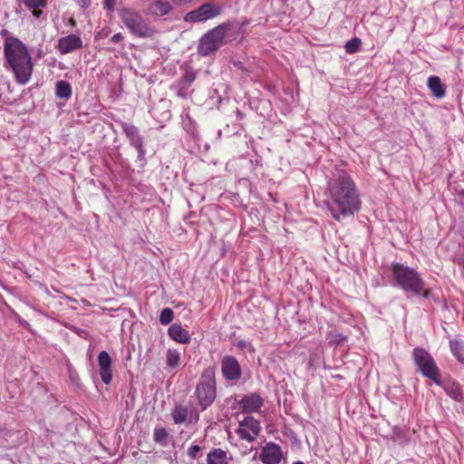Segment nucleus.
I'll return each mask as SVG.
<instances>
[{"instance_id":"f257e3e1","label":"nucleus","mask_w":464,"mask_h":464,"mask_svg":"<svg viewBox=\"0 0 464 464\" xmlns=\"http://www.w3.org/2000/svg\"><path fill=\"white\" fill-rule=\"evenodd\" d=\"M325 193L326 208L336 221L353 216L361 208L356 185L344 171L338 172L328 181Z\"/></svg>"},{"instance_id":"f03ea898","label":"nucleus","mask_w":464,"mask_h":464,"mask_svg":"<svg viewBox=\"0 0 464 464\" xmlns=\"http://www.w3.org/2000/svg\"><path fill=\"white\" fill-rule=\"evenodd\" d=\"M4 53L5 68L11 70L20 84L29 82L33 72V63L26 46L17 38L8 37L5 41Z\"/></svg>"},{"instance_id":"7ed1b4c3","label":"nucleus","mask_w":464,"mask_h":464,"mask_svg":"<svg viewBox=\"0 0 464 464\" xmlns=\"http://www.w3.org/2000/svg\"><path fill=\"white\" fill-rule=\"evenodd\" d=\"M394 285L406 294L420 295L423 290V279L413 268L400 263H392L391 266Z\"/></svg>"},{"instance_id":"20e7f679","label":"nucleus","mask_w":464,"mask_h":464,"mask_svg":"<svg viewBox=\"0 0 464 464\" xmlns=\"http://www.w3.org/2000/svg\"><path fill=\"white\" fill-rule=\"evenodd\" d=\"M122 23L130 33L140 38H151L157 31L142 17V15L131 8H123L120 12Z\"/></svg>"},{"instance_id":"39448f33","label":"nucleus","mask_w":464,"mask_h":464,"mask_svg":"<svg viewBox=\"0 0 464 464\" xmlns=\"http://www.w3.org/2000/svg\"><path fill=\"white\" fill-rule=\"evenodd\" d=\"M196 395L202 410L207 409L216 398L215 371L208 368L204 371L201 382L196 389Z\"/></svg>"},{"instance_id":"423d86ee","label":"nucleus","mask_w":464,"mask_h":464,"mask_svg":"<svg viewBox=\"0 0 464 464\" xmlns=\"http://www.w3.org/2000/svg\"><path fill=\"white\" fill-rule=\"evenodd\" d=\"M413 362L417 370L424 376L440 383L439 368L433 357L423 348L417 347L412 352Z\"/></svg>"},{"instance_id":"0eeeda50","label":"nucleus","mask_w":464,"mask_h":464,"mask_svg":"<svg viewBox=\"0 0 464 464\" xmlns=\"http://www.w3.org/2000/svg\"><path fill=\"white\" fill-rule=\"evenodd\" d=\"M227 27L218 25L207 32L198 42V53L202 56H207L220 48L226 37Z\"/></svg>"},{"instance_id":"6e6552de","label":"nucleus","mask_w":464,"mask_h":464,"mask_svg":"<svg viewBox=\"0 0 464 464\" xmlns=\"http://www.w3.org/2000/svg\"><path fill=\"white\" fill-rule=\"evenodd\" d=\"M221 13V7L213 3H205L187 13L184 16V22L190 24L205 23L215 18Z\"/></svg>"},{"instance_id":"1a4fd4ad","label":"nucleus","mask_w":464,"mask_h":464,"mask_svg":"<svg viewBox=\"0 0 464 464\" xmlns=\"http://www.w3.org/2000/svg\"><path fill=\"white\" fill-rule=\"evenodd\" d=\"M260 431L259 422L253 417H246L239 421V427L237 430L240 439L247 441H253Z\"/></svg>"},{"instance_id":"9d476101","label":"nucleus","mask_w":464,"mask_h":464,"mask_svg":"<svg viewBox=\"0 0 464 464\" xmlns=\"http://www.w3.org/2000/svg\"><path fill=\"white\" fill-rule=\"evenodd\" d=\"M171 416L176 424H189L192 422H197L199 419V414L197 410L192 407L184 405L175 406L171 412Z\"/></svg>"},{"instance_id":"9b49d317","label":"nucleus","mask_w":464,"mask_h":464,"mask_svg":"<svg viewBox=\"0 0 464 464\" xmlns=\"http://www.w3.org/2000/svg\"><path fill=\"white\" fill-rule=\"evenodd\" d=\"M82 47V41L81 37L72 34L61 37L57 43V50L61 54H67Z\"/></svg>"},{"instance_id":"f8f14e48","label":"nucleus","mask_w":464,"mask_h":464,"mask_svg":"<svg viewBox=\"0 0 464 464\" xmlns=\"http://www.w3.org/2000/svg\"><path fill=\"white\" fill-rule=\"evenodd\" d=\"M260 460L264 464H278L282 458L281 448L274 443H267L261 450Z\"/></svg>"},{"instance_id":"ddd939ff","label":"nucleus","mask_w":464,"mask_h":464,"mask_svg":"<svg viewBox=\"0 0 464 464\" xmlns=\"http://www.w3.org/2000/svg\"><path fill=\"white\" fill-rule=\"evenodd\" d=\"M172 12L173 5L169 0H153L147 7V14L155 18L168 15Z\"/></svg>"},{"instance_id":"4468645a","label":"nucleus","mask_w":464,"mask_h":464,"mask_svg":"<svg viewBox=\"0 0 464 464\" xmlns=\"http://www.w3.org/2000/svg\"><path fill=\"white\" fill-rule=\"evenodd\" d=\"M98 364L102 381L105 384H109L112 380L111 358L106 351H102L99 353Z\"/></svg>"},{"instance_id":"2eb2a0df","label":"nucleus","mask_w":464,"mask_h":464,"mask_svg":"<svg viewBox=\"0 0 464 464\" xmlns=\"http://www.w3.org/2000/svg\"><path fill=\"white\" fill-rule=\"evenodd\" d=\"M239 404L243 411L254 412L261 408L263 404V399L256 393H250L244 396L239 401Z\"/></svg>"},{"instance_id":"dca6fc26","label":"nucleus","mask_w":464,"mask_h":464,"mask_svg":"<svg viewBox=\"0 0 464 464\" xmlns=\"http://www.w3.org/2000/svg\"><path fill=\"white\" fill-rule=\"evenodd\" d=\"M122 129L128 139L130 140L132 146H134L140 153H143V142L142 139L139 134L138 129L127 123L122 125Z\"/></svg>"},{"instance_id":"f3484780","label":"nucleus","mask_w":464,"mask_h":464,"mask_svg":"<svg viewBox=\"0 0 464 464\" xmlns=\"http://www.w3.org/2000/svg\"><path fill=\"white\" fill-rule=\"evenodd\" d=\"M168 334L171 339L179 343H188L191 339L189 333L178 324L170 325Z\"/></svg>"},{"instance_id":"a211bd4d","label":"nucleus","mask_w":464,"mask_h":464,"mask_svg":"<svg viewBox=\"0 0 464 464\" xmlns=\"http://www.w3.org/2000/svg\"><path fill=\"white\" fill-rule=\"evenodd\" d=\"M427 84L434 97L441 99L445 96L446 88L445 85L441 82L440 77L430 76L428 79Z\"/></svg>"},{"instance_id":"6ab92c4d","label":"nucleus","mask_w":464,"mask_h":464,"mask_svg":"<svg viewBox=\"0 0 464 464\" xmlns=\"http://www.w3.org/2000/svg\"><path fill=\"white\" fill-rule=\"evenodd\" d=\"M450 348L454 357L461 363H464V341L454 338L450 341Z\"/></svg>"},{"instance_id":"aec40b11","label":"nucleus","mask_w":464,"mask_h":464,"mask_svg":"<svg viewBox=\"0 0 464 464\" xmlns=\"http://www.w3.org/2000/svg\"><path fill=\"white\" fill-rule=\"evenodd\" d=\"M207 462L208 464H228V458L224 450L215 449L208 454Z\"/></svg>"},{"instance_id":"412c9836","label":"nucleus","mask_w":464,"mask_h":464,"mask_svg":"<svg viewBox=\"0 0 464 464\" xmlns=\"http://www.w3.org/2000/svg\"><path fill=\"white\" fill-rule=\"evenodd\" d=\"M56 96L61 99H69L72 96V87L68 82L59 81L56 82Z\"/></svg>"},{"instance_id":"4be33fe9","label":"nucleus","mask_w":464,"mask_h":464,"mask_svg":"<svg viewBox=\"0 0 464 464\" xmlns=\"http://www.w3.org/2000/svg\"><path fill=\"white\" fill-rule=\"evenodd\" d=\"M180 362V353L177 350L169 349L167 352L166 363L167 365L174 369L179 366Z\"/></svg>"},{"instance_id":"5701e85b","label":"nucleus","mask_w":464,"mask_h":464,"mask_svg":"<svg viewBox=\"0 0 464 464\" xmlns=\"http://www.w3.org/2000/svg\"><path fill=\"white\" fill-rule=\"evenodd\" d=\"M223 376L228 381L232 380V357L225 356L221 362Z\"/></svg>"},{"instance_id":"b1692460","label":"nucleus","mask_w":464,"mask_h":464,"mask_svg":"<svg viewBox=\"0 0 464 464\" xmlns=\"http://www.w3.org/2000/svg\"><path fill=\"white\" fill-rule=\"evenodd\" d=\"M168 436H169V434L165 428H162V427L155 428L154 433H153V438L157 443H160L162 446H166Z\"/></svg>"},{"instance_id":"393cba45","label":"nucleus","mask_w":464,"mask_h":464,"mask_svg":"<svg viewBox=\"0 0 464 464\" xmlns=\"http://www.w3.org/2000/svg\"><path fill=\"white\" fill-rule=\"evenodd\" d=\"M172 320H173V311L170 308H164L160 312V322L162 324L166 325V324H169V323H171Z\"/></svg>"},{"instance_id":"a878e982","label":"nucleus","mask_w":464,"mask_h":464,"mask_svg":"<svg viewBox=\"0 0 464 464\" xmlns=\"http://www.w3.org/2000/svg\"><path fill=\"white\" fill-rule=\"evenodd\" d=\"M361 40L359 38H353L346 43L345 50L348 53H354L359 50Z\"/></svg>"},{"instance_id":"bb28decb","label":"nucleus","mask_w":464,"mask_h":464,"mask_svg":"<svg viewBox=\"0 0 464 464\" xmlns=\"http://www.w3.org/2000/svg\"><path fill=\"white\" fill-rule=\"evenodd\" d=\"M24 2L29 9H35L44 7L47 0H24Z\"/></svg>"},{"instance_id":"cd10ccee","label":"nucleus","mask_w":464,"mask_h":464,"mask_svg":"<svg viewBox=\"0 0 464 464\" xmlns=\"http://www.w3.org/2000/svg\"><path fill=\"white\" fill-rule=\"evenodd\" d=\"M196 79V73L192 71H188L183 79L180 81V84L184 83L188 86L190 85Z\"/></svg>"},{"instance_id":"c85d7f7f","label":"nucleus","mask_w":464,"mask_h":464,"mask_svg":"<svg viewBox=\"0 0 464 464\" xmlns=\"http://www.w3.org/2000/svg\"><path fill=\"white\" fill-rule=\"evenodd\" d=\"M200 447L198 445H192L188 450V455L189 458H191L192 459H196L199 457V452H200Z\"/></svg>"},{"instance_id":"c756f323","label":"nucleus","mask_w":464,"mask_h":464,"mask_svg":"<svg viewBox=\"0 0 464 464\" xmlns=\"http://www.w3.org/2000/svg\"><path fill=\"white\" fill-rule=\"evenodd\" d=\"M115 5L116 0H103V7L110 12L114 11Z\"/></svg>"},{"instance_id":"7c9ffc66","label":"nucleus","mask_w":464,"mask_h":464,"mask_svg":"<svg viewBox=\"0 0 464 464\" xmlns=\"http://www.w3.org/2000/svg\"><path fill=\"white\" fill-rule=\"evenodd\" d=\"M241 371L238 362L234 359V381L239 379Z\"/></svg>"},{"instance_id":"2f4dec72","label":"nucleus","mask_w":464,"mask_h":464,"mask_svg":"<svg viewBox=\"0 0 464 464\" xmlns=\"http://www.w3.org/2000/svg\"><path fill=\"white\" fill-rule=\"evenodd\" d=\"M77 4L82 8H86L90 5L91 0H76Z\"/></svg>"},{"instance_id":"473e14b6","label":"nucleus","mask_w":464,"mask_h":464,"mask_svg":"<svg viewBox=\"0 0 464 464\" xmlns=\"http://www.w3.org/2000/svg\"><path fill=\"white\" fill-rule=\"evenodd\" d=\"M191 1L192 0H171V2L178 6L189 4Z\"/></svg>"},{"instance_id":"72a5a7b5","label":"nucleus","mask_w":464,"mask_h":464,"mask_svg":"<svg viewBox=\"0 0 464 464\" xmlns=\"http://www.w3.org/2000/svg\"><path fill=\"white\" fill-rule=\"evenodd\" d=\"M420 295H422L424 298H430V290L425 288V283L423 282V290Z\"/></svg>"},{"instance_id":"f704fd0d","label":"nucleus","mask_w":464,"mask_h":464,"mask_svg":"<svg viewBox=\"0 0 464 464\" xmlns=\"http://www.w3.org/2000/svg\"><path fill=\"white\" fill-rule=\"evenodd\" d=\"M123 39V36L121 33H118V34H115L112 37H111V41L113 43H118V42H121V40Z\"/></svg>"},{"instance_id":"c9c22d12","label":"nucleus","mask_w":464,"mask_h":464,"mask_svg":"<svg viewBox=\"0 0 464 464\" xmlns=\"http://www.w3.org/2000/svg\"><path fill=\"white\" fill-rule=\"evenodd\" d=\"M32 10H33V11H32L33 15H34V17H36V18H39V17H40V15L42 14V11H41V10H39V8H35V9H32Z\"/></svg>"},{"instance_id":"e433bc0d","label":"nucleus","mask_w":464,"mask_h":464,"mask_svg":"<svg viewBox=\"0 0 464 464\" xmlns=\"http://www.w3.org/2000/svg\"><path fill=\"white\" fill-rule=\"evenodd\" d=\"M237 345L240 349H246L250 346L249 343L243 341L239 342Z\"/></svg>"},{"instance_id":"4c0bfd02","label":"nucleus","mask_w":464,"mask_h":464,"mask_svg":"<svg viewBox=\"0 0 464 464\" xmlns=\"http://www.w3.org/2000/svg\"><path fill=\"white\" fill-rule=\"evenodd\" d=\"M178 95L181 96V97H185V93H183L182 92V89H179V92H178Z\"/></svg>"},{"instance_id":"58836bf2","label":"nucleus","mask_w":464,"mask_h":464,"mask_svg":"<svg viewBox=\"0 0 464 464\" xmlns=\"http://www.w3.org/2000/svg\"><path fill=\"white\" fill-rule=\"evenodd\" d=\"M70 24H71L72 25H75V21H74V19L71 18V19H70Z\"/></svg>"},{"instance_id":"ea45409f","label":"nucleus","mask_w":464,"mask_h":464,"mask_svg":"<svg viewBox=\"0 0 464 464\" xmlns=\"http://www.w3.org/2000/svg\"><path fill=\"white\" fill-rule=\"evenodd\" d=\"M293 464H304V463L303 461L298 460V461L293 462Z\"/></svg>"}]
</instances>
